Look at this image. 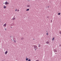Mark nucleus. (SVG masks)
<instances>
[{"mask_svg": "<svg viewBox=\"0 0 61 61\" xmlns=\"http://www.w3.org/2000/svg\"><path fill=\"white\" fill-rule=\"evenodd\" d=\"M36 49H37V48L35 49V51H36Z\"/></svg>", "mask_w": 61, "mask_h": 61, "instance_id": "6ab92c4d", "label": "nucleus"}, {"mask_svg": "<svg viewBox=\"0 0 61 61\" xmlns=\"http://www.w3.org/2000/svg\"><path fill=\"white\" fill-rule=\"evenodd\" d=\"M13 20H15V18H14L12 19Z\"/></svg>", "mask_w": 61, "mask_h": 61, "instance_id": "ddd939ff", "label": "nucleus"}, {"mask_svg": "<svg viewBox=\"0 0 61 61\" xmlns=\"http://www.w3.org/2000/svg\"><path fill=\"white\" fill-rule=\"evenodd\" d=\"M7 4H8H8H9V2H7Z\"/></svg>", "mask_w": 61, "mask_h": 61, "instance_id": "4be33fe9", "label": "nucleus"}, {"mask_svg": "<svg viewBox=\"0 0 61 61\" xmlns=\"http://www.w3.org/2000/svg\"><path fill=\"white\" fill-rule=\"evenodd\" d=\"M4 26H6V24H5L4 25Z\"/></svg>", "mask_w": 61, "mask_h": 61, "instance_id": "7ed1b4c3", "label": "nucleus"}, {"mask_svg": "<svg viewBox=\"0 0 61 61\" xmlns=\"http://www.w3.org/2000/svg\"><path fill=\"white\" fill-rule=\"evenodd\" d=\"M58 15H60V13H59L58 14Z\"/></svg>", "mask_w": 61, "mask_h": 61, "instance_id": "4468645a", "label": "nucleus"}, {"mask_svg": "<svg viewBox=\"0 0 61 61\" xmlns=\"http://www.w3.org/2000/svg\"><path fill=\"white\" fill-rule=\"evenodd\" d=\"M29 9H28L26 10L27 11H29Z\"/></svg>", "mask_w": 61, "mask_h": 61, "instance_id": "423d86ee", "label": "nucleus"}, {"mask_svg": "<svg viewBox=\"0 0 61 61\" xmlns=\"http://www.w3.org/2000/svg\"><path fill=\"white\" fill-rule=\"evenodd\" d=\"M26 61H27L28 60V59L27 58H26Z\"/></svg>", "mask_w": 61, "mask_h": 61, "instance_id": "9b49d317", "label": "nucleus"}, {"mask_svg": "<svg viewBox=\"0 0 61 61\" xmlns=\"http://www.w3.org/2000/svg\"><path fill=\"white\" fill-rule=\"evenodd\" d=\"M4 9H5V8H6V6L4 5Z\"/></svg>", "mask_w": 61, "mask_h": 61, "instance_id": "f03ea898", "label": "nucleus"}, {"mask_svg": "<svg viewBox=\"0 0 61 61\" xmlns=\"http://www.w3.org/2000/svg\"><path fill=\"white\" fill-rule=\"evenodd\" d=\"M47 18H48V17H47Z\"/></svg>", "mask_w": 61, "mask_h": 61, "instance_id": "a878e982", "label": "nucleus"}, {"mask_svg": "<svg viewBox=\"0 0 61 61\" xmlns=\"http://www.w3.org/2000/svg\"><path fill=\"white\" fill-rule=\"evenodd\" d=\"M47 7H48H48H49V6H48Z\"/></svg>", "mask_w": 61, "mask_h": 61, "instance_id": "393cba45", "label": "nucleus"}, {"mask_svg": "<svg viewBox=\"0 0 61 61\" xmlns=\"http://www.w3.org/2000/svg\"><path fill=\"white\" fill-rule=\"evenodd\" d=\"M54 52H57V50H55L54 51Z\"/></svg>", "mask_w": 61, "mask_h": 61, "instance_id": "20e7f679", "label": "nucleus"}, {"mask_svg": "<svg viewBox=\"0 0 61 61\" xmlns=\"http://www.w3.org/2000/svg\"><path fill=\"white\" fill-rule=\"evenodd\" d=\"M28 61H31V60L30 59H29L28 60Z\"/></svg>", "mask_w": 61, "mask_h": 61, "instance_id": "2eb2a0df", "label": "nucleus"}, {"mask_svg": "<svg viewBox=\"0 0 61 61\" xmlns=\"http://www.w3.org/2000/svg\"><path fill=\"white\" fill-rule=\"evenodd\" d=\"M27 6L28 7H30V5H27Z\"/></svg>", "mask_w": 61, "mask_h": 61, "instance_id": "9d476101", "label": "nucleus"}, {"mask_svg": "<svg viewBox=\"0 0 61 61\" xmlns=\"http://www.w3.org/2000/svg\"><path fill=\"white\" fill-rule=\"evenodd\" d=\"M5 5H7V2H5Z\"/></svg>", "mask_w": 61, "mask_h": 61, "instance_id": "1a4fd4ad", "label": "nucleus"}, {"mask_svg": "<svg viewBox=\"0 0 61 61\" xmlns=\"http://www.w3.org/2000/svg\"><path fill=\"white\" fill-rule=\"evenodd\" d=\"M34 47L35 48H37V46H34Z\"/></svg>", "mask_w": 61, "mask_h": 61, "instance_id": "f257e3e1", "label": "nucleus"}, {"mask_svg": "<svg viewBox=\"0 0 61 61\" xmlns=\"http://www.w3.org/2000/svg\"><path fill=\"white\" fill-rule=\"evenodd\" d=\"M11 28H12V27H11Z\"/></svg>", "mask_w": 61, "mask_h": 61, "instance_id": "bb28decb", "label": "nucleus"}, {"mask_svg": "<svg viewBox=\"0 0 61 61\" xmlns=\"http://www.w3.org/2000/svg\"><path fill=\"white\" fill-rule=\"evenodd\" d=\"M5 30H6V29H5Z\"/></svg>", "mask_w": 61, "mask_h": 61, "instance_id": "b1692460", "label": "nucleus"}, {"mask_svg": "<svg viewBox=\"0 0 61 61\" xmlns=\"http://www.w3.org/2000/svg\"><path fill=\"white\" fill-rule=\"evenodd\" d=\"M46 35H47V36H48V33H46Z\"/></svg>", "mask_w": 61, "mask_h": 61, "instance_id": "aec40b11", "label": "nucleus"}, {"mask_svg": "<svg viewBox=\"0 0 61 61\" xmlns=\"http://www.w3.org/2000/svg\"><path fill=\"white\" fill-rule=\"evenodd\" d=\"M54 39H55V38H53L52 39V40H54Z\"/></svg>", "mask_w": 61, "mask_h": 61, "instance_id": "f8f14e48", "label": "nucleus"}, {"mask_svg": "<svg viewBox=\"0 0 61 61\" xmlns=\"http://www.w3.org/2000/svg\"><path fill=\"white\" fill-rule=\"evenodd\" d=\"M5 54H7V51H6V52H5Z\"/></svg>", "mask_w": 61, "mask_h": 61, "instance_id": "0eeeda50", "label": "nucleus"}, {"mask_svg": "<svg viewBox=\"0 0 61 61\" xmlns=\"http://www.w3.org/2000/svg\"><path fill=\"white\" fill-rule=\"evenodd\" d=\"M38 45H39L38 47H40V46H41V45H40V44H39Z\"/></svg>", "mask_w": 61, "mask_h": 61, "instance_id": "39448f33", "label": "nucleus"}, {"mask_svg": "<svg viewBox=\"0 0 61 61\" xmlns=\"http://www.w3.org/2000/svg\"><path fill=\"white\" fill-rule=\"evenodd\" d=\"M17 10V9H16V10H15V12Z\"/></svg>", "mask_w": 61, "mask_h": 61, "instance_id": "412c9836", "label": "nucleus"}, {"mask_svg": "<svg viewBox=\"0 0 61 61\" xmlns=\"http://www.w3.org/2000/svg\"><path fill=\"white\" fill-rule=\"evenodd\" d=\"M17 11H18V12L19 11V9H18L17 10Z\"/></svg>", "mask_w": 61, "mask_h": 61, "instance_id": "f3484780", "label": "nucleus"}, {"mask_svg": "<svg viewBox=\"0 0 61 61\" xmlns=\"http://www.w3.org/2000/svg\"><path fill=\"white\" fill-rule=\"evenodd\" d=\"M51 22L52 23V20H51Z\"/></svg>", "mask_w": 61, "mask_h": 61, "instance_id": "5701e85b", "label": "nucleus"}, {"mask_svg": "<svg viewBox=\"0 0 61 61\" xmlns=\"http://www.w3.org/2000/svg\"><path fill=\"white\" fill-rule=\"evenodd\" d=\"M60 34H61V31L60 32Z\"/></svg>", "mask_w": 61, "mask_h": 61, "instance_id": "a211bd4d", "label": "nucleus"}, {"mask_svg": "<svg viewBox=\"0 0 61 61\" xmlns=\"http://www.w3.org/2000/svg\"><path fill=\"white\" fill-rule=\"evenodd\" d=\"M15 43H16V41L15 40H14Z\"/></svg>", "mask_w": 61, "mask_h": 61, "instance_id": "dca6fc26", "label": "nucleus"}, {"mask_svg": "<svg viewBox=\"0 0 61 61\" xmlns=\"http://www.w3.org/2000/svg\"><path fill=\"white\" fill-rule=\"evenodd\" d=\"M46 43L47 44H48L49 43V42L48 41H47L46 42Z\"/></svg>", "mask_w": 61, "mask_h": 61, "instance_id": "6e6552de", "label": "nucleus"}]
</instances>
